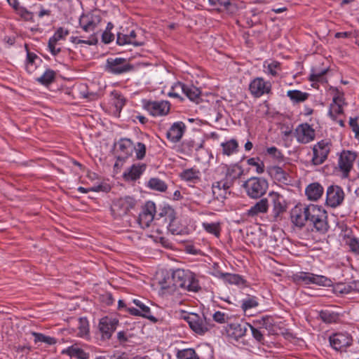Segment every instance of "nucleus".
<instances>
[{
	"label": "nucleus",
	"mask_w": 359,
	"mask_h": 359,
	"mask_svg": "<svg viewBox=\"0 0 359 359\" xmlns=\"http://www.w3.org/2000/svg\"><path fill=\"white\" fill-rule=\"evenodd\" d=\"M290 222L299 229L308 223L312 231L322 235L330 229L327 212L323 206L313 203L296 204L290 210Z\"/></svg>",
	"instance_id": "obj_1"
},
{
	"label": "nucleus",
	"mask_w": 359,
	"mask_h": 359,
	"mask_svg": "<svg viewBox=\"0 0 359 359\" xmlns=\"http://www.w3.org/2000/svg\"><path fill=\"white\" fill-rule=\"evenodd\" d=\"M243 174V170L238 164L226 165L222 163L217 167L212 185V193L217 198L222 196L226 191L233 186Z\"/></svg>",
	"instance_id": "obj_2"
},
{
	"label": "nucleus",
	"mask_w": 359,
	"mask_h": 359,
	"mask_svg": "<svg viewBox=\"0 0 359 359\" xmlns=\"http://www.w3.org/2000/svg\"><path fill=\"white\" fill-rule=\"evenodd\" d=\"M172 278L176 285L189 292H196L201 290L196 274L190 270L177 269L173 271Z\"/></svg>",
	"instance_id": "obj_3"
},
{
	"label": "nucleus",
	"mask_w": 359,
	"mask_h": 359,
	"mask_svg": "<svg viewBox=\"0 0 359 359\" xmlns=\"http://www.w3.org/2000/svg\"><path fill=\"white\" fill-rule=\"evenodd\" d=\"M243 187L250 198L258 199L266 193L269 183L263 177H252L243 183Z\"/></svg>",
	"instance_id": "obj_4"
},
{
	"label": "nucleus",
	"mask_w": 359,
	"mask_h": 359,
	"mask_svg": "<svg viewBox=\"0 0 359 359\" xmlns=\"http://www.w3.org/2000/svg\"><path fill=\"white\" fill-rule=\"evenodd\" d=\"M136 205L134 198L125 196L114 199L111 205V212L114 219H121Z\"/></svg>",
	"instance_id": "obj_5"
},
{
	"label": "nucleus",
	"mask_w": 359,
	"mask_h": 359,
	"mask_svg": "<svg viewBox=\"0 0 359 359\" xmlns=\"http://www.w3.org/2000/svg\"><path fill=\"white\" fill-rule=\"evenodd\" d=\"M186 320L191 330L198 335L205 334L214 327L211 320L207 319L204 315L201 316L191 313L186 318Z\"/></svg>",
	"instance_id": "obj_6"
},
{
	"label": "nucleus",
	"mask_w": 359,
	"mask_h": 359,
	"mask_svg": "<svg viewBox=\"0 0 359 359\" xmlns=\"http://www.w3.org/2000/svg\"><path fill=\"white\" fill-rule=\"evenodd\" d=\"M332 142L330 140L324 139L312 147V158L311 164L315 166L320 165L325 162L332 149Z\"/></svg>",
	"instance_id": "obj_7"
},
{
	"label": "nucleus",
	"mask_w": 359,
	"mask_h": 359,
	"mask_svg": "<svg viewBox=\"0 0 359 359\" xmlns=\"http://www.w3.org/2000/svg\"><path fill=\"white\" fill-rule=\"evenodd\" d=\"M292 278L293 282L297 284H316L322 286H330L332 284V280L326 276L305 271H299L293 274Z\"/></svg>",
	"instance_id": "obj_8"
},
{
	"label": "nucleus",
	"mask_w": 359,
	"mask_h": 359,
	"mask_svg": "<svg viewBox=\"0 0 359 359\" xmlns=\"http://www.w3.org/2000/svg\"><path fill=\"white\" fill-rule=\"evenodd\" d=\"M272 205L271 217L273 221L279 222L283 219V215L287 209V203L283 196L276 191H271L268 194Z\"/></svg>",
	"instance_id": "obj_9"
},
{
	"label": "nucleus",
	"mask_w": 359,
	"mask_h": 359,
	"mask_svg": "<svg viewBox=\"0 0 359 359\" xmlns=\"http://www.w3.org/2000/svg\"><path fill=\"white\" fill-rule=\"evenodd\" d=\"M133 69L130 62L121 57H109L104 65V71L109 74L119 75L130 72Z\"/></svg>",
	"instance_id": "obj_10"
},
{
	"label": "nucleus",
	"mask_w": 359,
	"mask_h": 359,
	"mask_svg": "<svg viewBox=\"0 0 359 359\" xmlns=\"http://www.w3.org/2000/svg\"><path fill=\"white\" fill-rule=\"evenodd\" d=\"M146 40L140 30H131L124 33L118 32L116 43L119 46L133 45L134 46H142L145 44Z\"/></svg>",
	"instance_id": "obj_11"
},
{
	"label": "nucleus",
	"mask_w": 359,
	"mask_h": 359,
	"mask_svg": "<svg viewBox=\"0 0 359 359\" xmlns=\"http://www.w3.org/2000/svg\"><path fill=\"white\" fill-rule=\"evenodd\" d=\"M118 320L110 316H104L100 320L98 332L102 341L109 340L116 330Z\"/></svg>",
	"instance_id": "obj_12"
},
{
	"label": "nucleus",
	"mask_w": 359,
	"mask_h": 359,
	"mask_svg": "<svg viewBox=\"0 0 359 359\" xmlns=\"http://www.w3.org/2000/svg\"><path fill=\"white\" fill-rule=\"evenodd\" d=\"M143 107L150 115L154 117L166 116L170 110V103L166 100H146L143 102Z\"/></svg>",
	"instance_id": "obj_13"
},
{
	"label": "nucleus",
	"mask_w": 359,
	"mask_h": 359,
	"mask_svg": "<svg viewBox=\"0 0 359 359\" xmlns=\"http://www.w3.org/2000/svg\"><path fill=\"white\" fill-rule=\"evenodd\" d=\"M345 198L343 189L338 185H330L326 191L325 204L332 208L340 206Z\"/></svg>",
	"instance_id": "obj_14"
},
{
	"label": "nucleus",
	"mask_w": 359,
	"mask_h": 359,
	"mask_svg": "<svg viewBox=\"0 0 359 359\" xmlns=\"http://www.w3.org/2000/svg\"><path fill=\"white\" fill-rule=\"evenodd\" d=\"M156 204L151 201L146 202L137 219L140 226L142 229L150 226L154 219H156Z\"/></svg>",
	"instance_id": "obj_15"
},
{
	"label": "nucleus",
	"mask_w": 359,
	"mask_h": 359,
	"mask_svg": "<svg viewBox=\"0 0 359 359\" xmlns=\"http://www.w3.org/2000/svg\"><path fill=\"white\" fill-rule=\"evenodd\" d=\"M294 136L297 142L306 144L316 138V131L311 125L304 123L298 125L294 131Z\"/></svg>",
	"instance_id": "obj_16"
},
{
	"label": "nucleus",
	"mask_w": 359,
	"mask_h": 359,
	"mask_svg": "<svg viewBox=\"0 0 359 359\" xmlns=\"http://www.w3.org/2000/svg\"><path fill=\"white\" fill-rule=\"evenodd\" d=\"M101 21L100 15L95 12H88L79 18V25L85 32H93Z\"/></svg>",
	"instance_id": "obj_17"
},
{
	"label": "nucleus",
	"mask_w": 359,
	"mask_h": 359,
	"mask_svg": "<svg viewBox=\"0 0 359 359\" xmlns=\"http://www.w3.org/2000/svg\"><path fill=\"white\" fill-rule=\"evenodd\" d=\"M356 156V154L351 151L344 150L340 154L338 159V167L344 177L348 176Z\"/></svg>",
	"instance_id": "obj_18"
},
{
	"label": "nucleus",
	"mask_w": 359,
	"mask_h": 359,
	"mask_svg": "<svg viewBox=\"0 0 359 359\" xmlns=\"http://www.w3.org/2000/svg\"><path fill=\"white\" fill-rule=\"evenodd\" d=\"M271 90V84L262 77H257L251 81L249 85L250 93L255 97H260L268 94Z\"/></svg>",
	"instance_id": "obj_19"
},
{
	"label": "nucleus",
	"mask_w": 359,
	"mask_h": 359,
	"mask_svg": "<svg viewBox=\"0 0 359 359\" xmlns=\"http://www.w3.org/2000/svg\"><path fill=\"white\" fill-rule=\"evenodd\" d=\"M133 302L137 306V307H138V309L129 307L128 309V312L130 315L147 318L152 323H156L158 321L157 318L151 315L150 308L147 306L142 301L138 299H134Z\"/></svg>",
	"instance_id": "obj_20"
},
{
	"label": "nucleus",
	"mask_w": 359,
	"mask_h": 359,
	"mask_svg": "<svg viewBox=\"0 0 359 359\" xmlns=\"http://www.w3.org/2000/svg\"><path fill=\"white\" fill-rule=\"evenodd\" d=\"M331 346L337 351H342L350 346L353 342V338L347 332H337L331 335L329 338Z\"/></svg>",
	"instance_id": "obj_21"
},
{
	"label": "nucleus",
	"mask_w": 359,
	"mask_h": 359,
	"mask_svg": "<svg viewBox=\"0 0 359 359\" xmlns=\"http://www.w3.org/2000/svg\"><path fill=\"white\" fill-rule=\"evenodd\" d=\"M186 130V126L182 121L174 123L168 130L166 137L173 143L178 142Z\"/></svg>",
	"instance_id": "obj_22"
},
{
	"label": "nucleus",
	"mask_w": 359,
	"mask_h": 359,
	"mask_svg": "<svg viewBox=\"0 0 359 359\" xmlns=\"http://www.w3.org/2000/svg\"><path fill=\"white\" fill-rule=\"evenodd\" d=\"M147 168L144 163H135L128 168L123 174L125 181L130 182L138 180Z\"/></svg>",
	"instance_id": "obj_23"
},
{
	"label": "nucleus",
	"mask_w": 359,
	"mask_h": 359,
	"mask_svg": "<svg viewBox=\"0 0 359 359\" xmlns=\"http://www.w3.org/2000/svg\"><path fill=\"white\" fill-rule=\"evenodd\" d=\"M344 104L343 94L337 92V93L333 97L332 102L330 104L328 112L332 119L336 121L337 116L343 113Z\"/></svg>",
	"instance_id": "obj_24"
},
{
	"label": "nucleus",
	"mask_w": 359,
	"mask_h": 359,
	"mask_svg": "<svg viewBox=\"0 0 359 359\" xmlns=\"http://www.w3.org/2000/svg\"><path fill=\"white\" fill-rule=\"evenodd\" d=\"M175 215L176 212L171 206L164 205L160 206L158 211L156 210V221L159 224L163 223L167 225Z\"/></svg>",
	"instance_id": "obj_25"
},
{
	"label": "nucleus",
	"mask_w": 359,
	"mask_h": 359,
	"mask_svg": "<svg viewBox=\"0 0 359 359\" xmlns=\"http://www.w3.org/2000/svg\"><path fill=\"white\" fill-rule=\"evenodd\" d=\"M169 232L173 235H186L189 233V229L178 219L176 215L166 225Z\"/></svg>",
	"instance_id": "obj_26"
},
{
	"label": "nucleus",
	"mask_w": 359,
	"mask_h": 359,
	"mask_svg": "<svg viewBox=\"0 0 359 359\" xmlns=\"http://www.w3.org/2000/svg\"><path fill=\"white\" fill-rule=\"evenodd\" d=\"M269 200L262 198L248 210L246 215L249 217H255L260 214H265L269 210Z\"/></svg>",
	"instance_id": "obj_27"
},
{
	"label": "nucleus",
	"mask_w": 359,
	"mask_h": 359,
	"mask_svg": "<svg viewBox=\"0 0 359 359\" xmlns=\"http://www.w3.org/2000/svg\"><path fill=\"white\" fill-rule=\"evenodd\" d=\"M248 323H231L226 327V332L229 337L238 340L240 338L245 335Z\"/></svg>",
	"instance_id": "obj_28"
},
{
	"label": "nucleus",
	"mask_w": 359,
	"mask_h": 359,
	"mask_svg": "<svg viewBox=\"0 0 359 359\" xmlns=\"http://www.w3.org/2000/svg\"><path fill=\"white\" fill-rule=\"evenodd\" d=\"M324 193V188L319 182L309 184L305 189V194L309 201H316Z\"/></svg>",
	"instance_id": "obj_29"
},
{
	"label": "nucleus",
	"mask_w": 359,
	"mask_h": 359,
	"mask_svg": "<svg viewBox=\"0 0 359 359\" xmlns=\"http://www.w3.org/2000/svg\"><path fill=\"white\" fill-rule=\"evenodd\" d=\"M110 97L111 104L114 107L113 113L115 116H119L122 108L126 104V100L123 95L117 90H113L110 94Z\"/></svg>",
	"instance_id": "obj_30"
},
{
	"label": "nucleus",
	"mask_w": 359,
	"mask_h": 359,
	"mask_svg": "<svg viewBox=\"0 0 359 359\" xmlns=\"http://www.w3.org/2000/svg\"><path fill=\"white\" fill-rule=\"evenodd\" d=\"M201 173L199 169L191 168L184 170L180 172V178L187 182L197 183L201 180Z\"/></svg>",
	"instance_id": "obj_31"
},
{
	"label": "nucleus",
	"mask_w": 359,
	"mask_h": 359,
	"mask_svg": "<svg viewBox=\"0 0 359 359\" xmlns=\"http://www.w3.org/2000/svg\"><path fill=\"white\" fill-rule=\"evenodd\" d=\"M62 353L77 359H88L90 355L88 353L80 348L77 344H74L62 350Z\"/></svg>",
	"instance_id": "obj_32"
},
{
	"label": "nucleus",
	"mask_w": 359,
	"mask_h": 359,
	"mask_svg": "<svg viewBox=\"0 0 359 359\" xmlns=\"http://www.w3.org/2000/svg\"><path fill=\"white\" fill-rule=\"evenodd\" d=\"M263 67L264 72L271 76H278L282 71L281 63L273 60L264 61Z\"/></svg>",
	"instance_id": "obj_33"
},
{
	"label": "nucleus",
	"mask_w": 359,
	"mask_h": 359,
	"mask_svg": "<svg viewBox=\"0 0 359 359\" xmlns=\"http://www.w3.org/2000/svg\"><path fill=\"white\" fill-rule=\"evenodd\" d=\"M222 154L230 156L238 151V142L236 139H231L221 143Z\"/></svg>",
	"instance_id": "obj_34"
},
{
	"label": "nucleus",
	"mask_w": 359,
	"mask_h": 359,
	"mask_svg": "<svg viewBox=\"0 0 359 359\" xmlns=\"http://www.w3.org/2000/svg\"><path fill=\"white\" fill-rule=\"evenodd\" d=\"M118 149L121 152L123 156L122 158H128L131 156L133 151V142L130 139L122 138L119 140L118 143Z\"/></svg>",
	"instance_id": "obj_35"
},
{
	"label": "nucleus",
	"mask_w": 359,
	"mask_h": 359,
	"mask_svg": "<svg viewBox=\"0 0 359 359\" xmlns=\"http://www.w3.org/2000/svg\"><path fill=\"white\" fill-rule=\"evenodd\" d=\"M41 62H42V60L36 54L27 50L26 62V70L27 72L30 74L34 72L37 67L38 63Z\"/></svg>",
	"instance_id": "obj_36"
},
{
	"label": "nucleus",
	"mask_w": 359,
	"mask_h": 359,
	"mask_svg": "<svg viewBox=\"0 0 359 359\" xmlns=\"http://www.w3.org/2000/svg\"><path fill=\"white\" fill-rule=\"evenodd\" d=\"M201 90L192 84L184 83V95L191 101L198 102L200 99Z\"/></svg>",
	"instance_id": "obj_37"
},
{
	"label": "nucleus",
	"mask_w": 359,
	"mask_h": 359,
	"mask_svg": "<svg viewBox=\"0 0 359 359\" xmlns=\"http://www.w3.org/2000/svg\"><path fill=\"white\" fill-rule=\"evenodd\" d=\"M319 318L325 323H334L339 321V315L330 309H325L319 312Z\"/></svg>",
	"instance_id": "obj_38"
},
{
	"label": "nucleus",
	"mask_w": 359,
	"mask_h": 359,
	"mask_svg": "<svg viewBox=\"0 0 359 359\" xmlns=\"http://www.w3.org/2000/svg\"><path fill=\"white\" fill-rule=\"evenodd\" d=\"M287 96L293 103H299L306 101L309 98V94L298 90H290L287 92Z\"/></svg>",
	"instance_id": "obj_39"
},
{
	"label": "nucleus",
	"mask_w": 359,
	"mask_h": 359,
	"mask_svg": "<svg viewBox=\"0 0 359 359\" xmlns=\"http://www.w3.org/2000/svg\"><path fill=\"white\" fill-rule=\"evenodd\" d=\"M221 278L227 283L231 285H236L238 286L244 285L245 283L243 278L238 275L234 273H222Z\"/></svg>",
	"instance_id": "obj_40"
},
{
	"label": "nucleus",
	"mask_w": 359,
	"mask_h": 359,
	"mask_svg": "<svg viewBox=\"0 0 359 359\" xmlns=\"http://www.w3.org/2000/svg\"><path fill=\"white\" fill-rule=\"evenodd\" d=\"M184 83L178 81L172 86L170 91L168 93V96L170 97L179 99L180 101H183L184 98L181 96V93L184 94Z\"/></svg>",
	"instance_id": "obj_41"
},
{
	"label": "nucleus",
	"mask_w": 359,
	"mask_h": 359,
	"mask_svg": "<svg viewBox=\"0 0 359 359\" xmlns=\"http://www.w3.org/2000/svg\"><path fill=\"white\" fill-rule=\"evenodd\" d=\"M147 187L151 189L161 192L165 191L168 188L164 181L156 177L151 178L148 182Z\"/></svg>",
	"instance_id": "obj_42"
},
{
	"label": "nucleus",
	"mask_w": 359,
	"mask_h": 359,
	"mask_svg": "<svg viewBox=\"0 0 359 359\" xmlns=\"http://www.w3.org/2000/svg\"><path fill=\"white\" fill-rule=\"evenodd\" d=\"M269 174L279 182H285L287 180V173L279 166L271 167L269 170Z\"/></svg>",
	"instance_id": "obj_43"
},
{
	"label": "nucleus",
	"mask_w": 359,
	"mask_h": 359,
	"mask_svg": "<svg viewBox=\"0 0 359 359\" xmlns=\"http://www.w3.org/2000/svg\"><path fill=\"white\" fill-rule=\"evenodd\" d=\"M55 77V72L50 69H47L40 77L36 79V81L42 85L47 86L54 81Z\"/></svg>",
	"instance_id": "obj_44"
},
{
	"label": "nucleus",
	"mask_w": 359,
	"mask_h": 359,
	"mask_svg": "<svg viewBox=\"0 0 359 359\" xmlns=\"http://www.w3.org/2000/svg\"><path fill=\"white\" fill-rule=\"evenodd\" d=\"M77 335L81 337H86L89 333V324L86 318H80L78 320Z\"/></svg>",
	"instance_id": "obj_45"
},
{
	"label": "nucleus",
	"mask_w": 359,
	"mask_h": 359,
	"mask_svg": "<svg viewBox=\"0 0 359 359\" xmlns=\"http://www.w3.org/2000/svg\"><path fill=\"white\" fill-rule=\"evenodd\" d=\"M346 245L348 246L350 251L355 255H359V239L354 236L345 237Z\"/></svg>",
	"instance_id": "obj_46"
},
{
	"label": "nucleus",
	"mask_w": 359,
	"mask_h": 359,
	"mask_svg": "<svg viewBox=\"0 0 359 359\" xmlns=\"http://www.w3.org/2000/svg\"><path fill=\"white\" fill-rule=\"evenodd\" d=\"M202 226L208 233L213 234L217 238L219 236L221 231L219 223L203 222Z\"/></svg>",
	"instance_id": "obj_47"
},
{
	"label": "nucleus",
	"mask_w": 359,
	"mask_h": 359,
	"mask_svg": "<svg viewBox=\"0 0 359 359\" xmlns=\"http://www.w3.org/2000/svg\"><path fill=\"white\" fill-rule=\"evenodd\" d=\"M32 334L34 337V342H43L48 345H53L56 344V339L54 337L46 336L41 333L33 332Z\"/></svg>",
	"instance_id": "obj_48"
},
{
	"label": "nucleus",
	"mask_w": 359,
	"mask_h": 359,
	"mask_svg": "<svg viewBox=\"0 0 359 359\" xmlns=\"http://www.w3.org/2000/svg\"><path fill=\"white\" fill-rule=\"evenodd\" d=\"M179 359H199L198 354L194 348H185L177 353Z\"/></svg>",
	"instance_id": "obj_49"
},
{
	"label": "nucleus",
	"mask_w": 359,
	"mask_h": 359,
	"mask_svg": "<svg viewBox=\"0 0 359 359\" xmlns=\"http://www.w3.org/2000/svg\"><path fill=\"white\" fill-rule=\"evenodd\" d=\"M258 304L255 297H248L241 301V307L244 311H246L248 309L257 307Z\"/></svg>",
	"instance_id": "obj_50"
},
{
	"label": "nucleus",
	"mask_w": 359,
	"mask_h": 359,
	"mask_svg": "<svg viewBox=\"0 0 359 359\" xmlns=\"http://www.w3.org/2000/svg\"><path fill=\"white\" fill-rule=\"evenodd\" d=\"M210 6L217 10L227 9L231 5V0H208Z\"/></svg>",
	"instance_id": "obj_51"
},
{
	"label": "nucleus",
	"mask_w": 359,
	"mask_h": 359,
	"mask_svg": "<svg viewBox=\"0 0 359 359\" xmlns=\"http://www.w3.org/2000/svg\"><path fill=\"white\" fill-rule=\"evenodd\" d=\"M133 151L135 152L137 159H143L146 155L147 149L145 144L142 142H137L136 144L133 145Z\"/></svg>",
	"instance_id": "obj_52"
},
{
	"label": "nucleus",
	"mask_w": 359,
	"mask_h": 359,
	"mask_svg": "<svg viewBox=\"0 0 359 359\" xmlns=\"http://www.w3.org/2000/svg\"><path fill=\"white\" fill-rule=\"evenodd\" d=\"M69 40L72 43L75 44L84 43L89 46L95 45L97 42V40L94 35H91V37L88 40H82L80 39L78 36H71Z\"/></svg>",
	"instance_id": "obj_53"
},
{
	"label": "nucleus",
	"mask_w": 359,
	"mask_h": 359,
	"mask_svg": "<svg viewBox=\"0 0 359 359\" xmlns=\"http://www.w3.org/2000/svg\"><path fill=\"white\" fill-rule=\"evenodd\" d=\"M248 164L255 167L256 172L259 174L263 173L264 171V165L263 162H259L258 159L251 158L248 160Z\"/></svg>",
	"instance_id": "obj_54"
},
{
	"label": "nucleus",
	"mask_w": 359,
	"mask_h": 359,
	"mask_svg": "<svg viewBox=\"0 0 359 359\" xmlns=\"http://www.w3.org/2000/svg\"><path fill=\"white\" fill-rule=\"evenodd\" d=\"M69 34V31L67 29H65L62 27L57 29L55 32L54 35L51 36L49 39L53 41L57 42L58 41L65 39L66 36Z\"/></svg>",
	"instance_id": "obj_55"
},
{
	"label": "nucleus",
	"mask_w": 359,
	"mask_h": 359,
	"mask_svg": "<svg viewBox=\"0 0 359 359\" xmlns=\"http://www.w3.org/2000/svg\"><path fill=\"white\" fill-rule=\"evenodd\" d=\"M213 320L220 324H223L227 322L229 319V316L226 314L225 313L221 312V311H216L212 315Z\"/></svg>",
	"instance_id": "obj_56"
},
{
	"label": "nucleus",
	"mask_w": 359,
	"mask_h": 359,
	"mask_svg": "<svg viewBox=\"0 0 359 359\" xmlns=\"http://www.w3.org/2000/svg\"><path fill=\"white\" fill-rule=\"evenodd\" d=\"M266 154L277 160H280L283 158L281 151L276 147H268L266 149Z\"/></svg>",
	"instance_id": "obj_57"
},
{
	"label": "nucleus",
	"mask_w": 359,
	"mask_h": 359,
	"mask_svg": "<svg viewBox=\"0 0 359 359\" xmlns=\"http://www.w3.org/2000/svg\"><path fill=\"white\" fill-rule=\"evenodd\" d=\"M358 117H351L349 119V126L355 133V138H359V125L358 123Z\"/></svg>",
	"instance_id": "obj_58"
},
{
	"label": "nucleus",
	"mask_w": 359,
	"mask_h": 359,
	"mask_svg": "<svg viewBox=\"0 0 359 359\" xmlns=\"http://www.w3.org/2000/svg\"><path fill=\"white\" fill-rule=\"evenodd\" d=\"M248 327L250 328L251 330V332H252V334L253 336V337L259 342H262L264 339V335L262 334V332L255 328L254 326L251 325H248Z\"/></svg>",
	"instance_id": "obj_59"
},
{
	"label": "nucleus",
	"mask_w": 359,
	"mask_h": 359,
	"mask_svg": "<svg viewBox=\"0 0 359 359\" xmlns=\"http://www.w3.org/2000/svg\"><path fill=\"white\" fill-rule=\"evenodd\" d=\"M57 43L52 40H48V48L51 54L54 56L57 55L60 51V48L57 47Z\"/></svg>",
	"instance_id": "obj_60"
},
{
	"label": "nucleus",
	"mask_w": 359,
	"mask_h": 359,
	"mask_svg": "<svg viewBox=\"0 0 359 359\" xmlns=\"http://www.w3.org/2000/svg\"><path fill=\"white\" fill-rule=\"evenodd\" d=\"M18 11L22 18L25 20H31L33 17V14L32 12L29 11L26 8L20 6Z\"/></svg>",
	"instance_id": "obj_61"
},
{
	"label": "nucleus",
	"mask_w": 359,
	"mask_h": 359,
	"mask_svg": "<svg viewBox=\"0 0 359 359\" xmlns=\"http://www.w3.org/2000/svg\"><path fill=\"white\" fill-rule=\"evenodd\" d=\"M114 39V35L109 31L105 30L102 35V41L104 43H109Z\"/></svg>",
	"instance_id": "obj_62"
},
{
	"label": "nucleus",
	"mask_w": 359,
	"mask_h": 359,
	"mask_svg": "<svg viewBox=\"0 0 359 359\" xmlns=\"http://www.w3.org/2000/svg\"><path fill=\"white\" fill-rule=\"evenodd\" d=\"M326 71H322L320 72H312L310 74L309 80L311 81H319L322 79L323 76L325 74Z\"/></svg>",
	"instance_id": "obj_63"
},
{
	"label": "nucleus",
	"mask_w": 359,
	"mask_h": 359,
	"mask_svg": "<svg viewBox=\"0 0 359 359\" xmlns=\"http://www.w3.org/2000/svg\"><path fill=\"white\" fill-rule=\"evenodd\" d=\"M117 339L121 343H125L128 340L126 332L123 331H121L117 333Z\"/></svg>",
	"instance_id": "obj_64"
}]
</instances>
